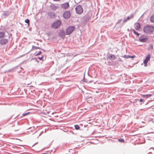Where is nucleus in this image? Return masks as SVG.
Here are the masks:
<instances>
[{
	"label": "nucleus",
	"mask_w": 154,
	"mask_h": 154,
	"mask_svg": "<svg viewBox=\"0 0 154 154\" xmlns=\"http://www.w3.org/2000/svg\"><path fill=\"white\" fill-rule=\"evenodd\" d=\"M143 31L146 33H150L154 31V27L153 26H146L144 27Z\"/></svg>",
	"instance_id": "f257e3e1"
},
{
	"label": "nucleus",
	"mask_w": 154,
	"mask_h": 154,
	"mask_svg": "<svg viewBox=\"0 0 154 154\" xmlns=\"http://www.w3.org/2000/svg\"><path fill=\"white\" fill-rule=\"evenodd\" d=\"M75 27L73 26H70L68 27L66 30V34L70 35L75 30Z\"/></svg>",
	"instance_id": "f03ea898"
},
{
	"label": "nucleus",
	"mask_w": 154,
	"mask_h": 154,
	"mask_svg": "<svg viewBox=\"0 0 154 154\" xmlns=\"http://www.w3.org/2000/svg\"><path fill=\"white\" fill-rule=\"evenodd\" d=\"M61 24V22L60 20H57L52 24L51 27L54 29H56L59 28Z\"/></svg>",
	"instance_id": "7ed1b4c3"
},
{
	"label": "nucleus",
	"mask_w": 154,
	"mask_h": 154,
	"mask_svg": "<svg viewBox=\"0 0 154 154\" xmlns=\"http://www.w3.org/2000/svg\"><path fill=\"white\" fill-rule=\"evenodd\" d=\"M150 57V55L148 54L146 57L145 59L144 60L143 63L144 64V66H147V63L149 61Z\"/></svg>",
	"instance_id": "20e7f679"
},
{
	"label": "nucleus",
	"mask_w": 154,
	"mask_h": 154,
	"mask_svg": "<svg viewBox=\"0 0 154 154\" xmlns=\"http://www.w3.org/2000/svg\"><path fill=\"white\" fill-rule=\"evenodd\" d=\"M69 5L68 2H66L61 5V8H62L66 9L69 8Z\"/></svg>",
	"instance_id": "39448f33"
},
{
	"label": "nucleus",
	"mask_w": 154,
	"mask_h": 154,
	"mask_svg": "<svg viewBox=\"0 0 154 154\" xmlns=\"http://www.w3.org/2000/svg\"><path fill=\"white\" fill-rule=\"evenodd\" d=\"M63 17L65 19H67L70 16V14L68 11H65L63 14Z\"/></svg>",
	"instance_id": "423d86ee"
},
{
	"label": "nucleus",
	"mask_w": 154,
	"mask_h": 154,
	"mask_svg": "<svg viewBox=\"0 0 154 154\" xmlns=\"http://www.w3.org/2000/svg\"><path fill=\"white\" fill-rule=\"evenodd\" d=\"M134 27L135 29L137 30H139L140 27V23L137 22L134 23Z\"/></svg>",
	"instance_id": "0eeeda50"
},
{
	"label": "nucleus",
	"mask_w": 154,
	"mask_h": 154,
	"mask_svg": "<svg viewBox=\"0 0 154 154\" xmlns=\"http://www.w3.org/2000/svg\"><path fill=\"white\" fill-rule=\"evenodd\" d=\"M8 42V40L7 39H2L0 40V44L1 45H5Z\"/></svg>",
	"instance_id": "6e6552de"
},
{
	"label": "nucleus",
	"mask_w": 154,
	"mask_h": 154,
	"mask_svg": "<svg viewBox=\"0 0 154 154\" xmlns=\"http://www.w3.org/2000/svg\"><path fill=\"white\" fill-rule=\"evenodd\" d=\"M134 17V15H131L129 16L128 17L126 18L123 21V23H125L128 20H129L130 19H132Z\"/></svg>",
	"instance_id": "1a4fd4ad"
},
{
	"label": "nucleus",
	"mask_w": 154,
	"mask_h": 154,
	"mask_svg": "<svg viewBox=\"0 0 154 154\" xmlns=\"http://www.w3.org/2000/svg\"><path fill=\"white\" fill-rule=\"evenodd\" d=\"M108 58L109 60H115L116 58V57L115 55L111 54L109 56Z\"/></svg>",
	"instance_id": "9d476101"
},
{
	"label": "nucleus",
	"mask_w": 154,
	"mask_h": 154,
	"mask_svg": "<svg viewBox=\"0 0 154 154\" xmlns=\"http://www.w3.org/2000/svg\"><path fill=\"white\" fill-rule=\"evenodd\" d=\"M148 39L147 38H140L139 39V40L141 42H146L148 41Z\"/></svg>",
	"instance_id": "9b49d317"
},
{
	"label": "nucleus",
	"mask_w": 154,
	"mask_h": 154,
	"mask_svg": "<svg viewBox=\"0 0 154 154\" xmlns=\"http://www.w3.org/2000/svg\"><path fill=\"white\" fill-rule=\"evenodd\" d=\"M135 57V55L134 56H129V55H125L123 56V57L125 59H128L129 58H134Z\"/></svg>",
	"instance_id": "f8f14e48"
},
{
	"label": "nucleus",
	"mask_w": 154,
	"mask_h": 154,
	"mask_svg": "<svg viewBox=\"0 0 154 154\" xmlns=\"http://www.w3.org/2000/svg\"><path fill=\"white\" fill-rule=\"evenodd\" d=\"M60 35L62 37L65 36V34L64 30H61L60 31L59 33Z\"/></svg>",
	"instance_id": "ddd939ff"
},
{
	"label": "nucleus",
	"mask_w": 154,
	"mask_h": 154,
	"mask_svg": "<svg viewBox=\"0 0 154 154\" xmlns=\"http://www.w3.org/2000/svg\"><path fill=\"white\" fill-rule=\"evenodd\" d=\"M5 36V33L3 32H0V38H3Z\"/></svg>",
	"instance_id": "4468645a"
},
{
	"label": "nucleus",
	"mask_w": 154,
	"mask_h": 154,
	"mask_svg": "<svg viewBox=\"0 0 154 154\" xmlns=\"http://www.w3.org/2000/svg\"><path fill=\"white\" fill-rule=\"evenodd\" d=\"M152 94H146V95H144V94H142L141 95V96L143 97H145L146 98H148V97H151V96H152Z\"/></svg>",
	"instance_id": "2eb2a0df"
},
{
	"label": "nucleus",
	"mask_w": 154,
	"mask_h": 154,
	"mask_svg": "<svg viewBox=\"0 0 154 154\" xmlns=\"http://www.w3.org/2000/svg\"><path fill=\"white\" fill-rule=\"evenodd\" d=\"M131 31L133 32L137 36H138L140 35V34L136 31L134 29H131Z\"/></svg>",
	"instance_id": "dca6fc26"
},
{
	"label": "nucleus",
	"mask_w": 154,
	"mask_h": 154,
	"mask_svg": "<svg viewBox=\"0 0 154 154\" xmlns=\"http://www.w3.org/2000/svg\"><path fill=\"white\" fill-rule=\"evenodd\" d=\"M150 21L151 22L154 23V14H152L150 17Z\"/></svg>",
	"instance_id": "f3484780"
},
{
	"label": "nucleus",
	"mask_w": 154,
	"mask_h": 154,
	"mask_svg": "<svg viewBox=\"0 0 154 154\" xmlns=\"http://www.w3.org/2000/svg\"><path fill=\"white\" fill-rule=\"evenodd\" d=\"M75 10H83L82 6L79 5L76 6L75 8Z\"/></svg>",
	"instance_id": "a211bd4d"
},
{
	"label": "nucleus",
	"mask_w": 154,
	"mask_h": 154,
	"mask_svg": "<svg viewBox=\"0 0 154 154\" xmlns=\"http://www.w3.org/2000/svg\"><path fill=\"white\" fill-rule=\"evenodd\" d=\"M76 12L77 14H80L83 12V10H76Z\"/></svg>",
	"instance_id": "6ab92c4d"
},
{
	"label": "nucleus",
	"mask_w": 154,
	"mask_h": 154,
	"mask_svg": "<svg viewBox=\"0 0 154 154\" xmlns=\"http://www.w3.org/2000/svg\"><path fill=\"white\" fill-rule=\"evenodd\" d=\"M75 129L76 130H79L80 128V127L78 125H75Z\"/></svg>",
	"instance_id": "aec40b11"
},
{
	"label": "nucleus",
	"mask_w": 154,
	"mask_h": 154,
	"mask_svg": "<svg viewBox=\"0 0 154 154\" xmlns=\"http://www.w3.org/2000/svg\"><path fill=\"white\" fill-rule=\"evenodd\" d=\"M118 140L121 142H125L124 140L123 139H119Z\"/></svg>",
	"instance_id": "412c9836"
},
{
	"label": "nucleus",
	"mask_w": 154,
	"mask_h": 154,
	"mask_svg": "<svg viewBox=\"0 0 154 154\" xmlns=\"http://www.w3.org/2000/svg\"><path fill=\"white\" fill-rule=\"evenodd\" d=\"M25 22L26 23H28V24H29V20L28 19L26 20Z\"/></svg>",
	"instance_id": "4be33fe9"
},
{
	"label": "nucleus",
	"mask_w": 154,
	"mask_h": 154,
	"mask_svg": "<svg viewBox=\"0 0 154 154\" xmlns=\"http://www.w3.org/2000/svg\"><path fill=\"white\" fill-rule=\"evenodd\" d=\"M41 53H42V52L41 51H39L38 54H35V56H37L38 55H39L40 54H41Z\"/></svg>",
	"instance_id": "5701e85b"
},
{
	"label": "nucleus",
	"mask_w": 154,
	"mask_h": 154,
	"mask_svg": "<svg viewBox=\"0 0 154 154\" xmlns=\"http://www.w3.org/2000/svg\"><path fill=\"white\" fill-rule=\"evenodd\" d=\"M33 48L35 49H39L40 48L38 47L35 46V47H33Z\"/></svg>",
	"instance_id": "b1692460"
},
{
	"label": "nucleus",
	"mask_w": 154,
	"mask_h": 154,
	"mask_svg": "<svg viewBox=\"0 0 154 154\" xmlns=\"http://www.w3.org/2000/svg\"><path fill=\"white\" fill-rule=\"evenodd\" d=\"M29 113V112H27V113H26L25 114H23V116H26Z\"/></svg>",
	"instance_id": "393cba45"
},
{
	"label": "nucleus",
	"mask_w": 154,
	"mask_h": 154,
	"mask_svg": "<svg viewBox=\"0 0 154 154\" xmlns=\"http://www.w3.org/2000/svg\"><path fill=\"white\" fill-rule=\"evenodd\" d=\"M42 58H43V57H38V59H39L40 60H42Z\"/></svg>",
	"instance_id": "a878e982"
},
{
	"label": "nucleus",
	"mask_w": 154,
	"mask_h": 154,
	"mask_svg": "<svg viewBox=\"0 0 154 154\" xmlns=\"http://www.w3.org/2000/svg\"><path fill=\"white\" fill-rule=\"evenodd\" d=\"M143 101V100L142 99H140V102H142Z\"/></svg>",
	"instance_id": "bb28decb"
},
{
	"label": "nucleus",
	"mask_w": 154,
	"mask_h": 154,
	"mask_svg": "<svg viewBox=\"0 0 154 154\" xmlns=\"http://www.w3.org/2000/svg\"><path fill=\"white\" fill-rule=\"evenodd\" d=\"M54 8H55V9H57V8L56 6H54Z\"/></svg>",
	"instance_id": "cd10ccee"
},
{
	"label": "nucleus",
	"mask_w": 154,
	"mask_h": 154,
	"mask_svg": "<svg viewBox=\"0 0 154 154\" xmlns=\"http://www.w3.org/2000/svg\"><path fill=\"white\" fill-rule=\"evenodd\" d=\"M53 16H54H54H55V15H54H54H53Z\"/></svg>",
	"instance_id": "c85d7f7f"
}]
</instances>
